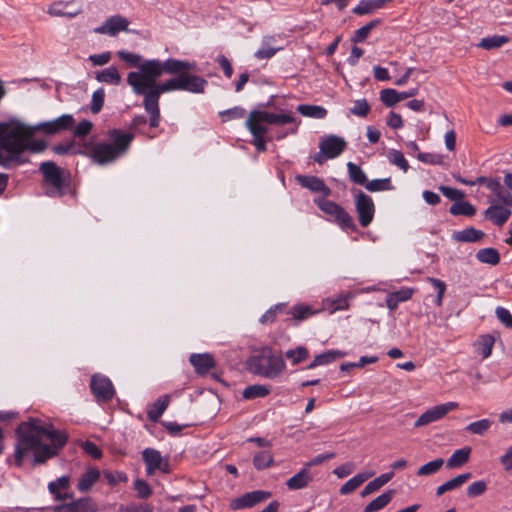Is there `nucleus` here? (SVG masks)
<instances>
[{
    "instance_id": "6e6552de",
    "label": "nucleus",
    "mask_w": 512,
    "mask_h": 512,
    "mask_svg": "<svg viewBox=\"0 0 512 512\" xmlns=\"http://www.w3.org/2000/svg\"><path fill=\"white\" fill-rule=\"evenodd\" d=\"M39 171L42 173L44 181L51 185L46 194L50 197H62L67 186L64 170L58 167L56 163L46 161L40 164Z\"/></svg>"
},
{
    "instance_id": "c85d7f7f",
    "label": "nucleus",
    "mask_w": 512,
    "mask_h": 512,
    "mask_svg": "<svg viewBox=\"0 0 512 512\" xmlns=\"http://www.w3.org/2000/svg\"><path fill=\"white\" fill-rule=\"evenodd\" d=\"M483 237L484 233L474 227H468L461 231H455L452 235L453 240L465 243L479 242Z\"/></svg>"
},
{
    "instance_id": "4468645a",
    "label": "nucleus",
    "mask_w": 512,
    "mask_h": 512,
    "mask_svg": "<svg viewBox=\"0 0 512 512\" xmlns=\"http://www.w3.org/2000/svg\"><path fill=\"white\" fill-rule=\"evenodd\" d=\"M74 122L71 114H63L54 120L39 123L36 128L46 134H56L71 129Z\"/></svg>"
},
{
    "instance_id": "603ef678",
    "label": "nucleus",
    "mask_w": 512,
    "mask_h": 512,
    "mask_svg": "<svg viewBox=\"0 0 512 512\" xmlns=\"http://www.w3.org/2000/svg\"><path fill=\"white\" fill-rule=\"evenodd\" d=\"M388 159L391 164L399 167L404 173L408 171L409 163L402 152L392 149L389 151Z\"/></svg>"
},
{
    "instance_id": "f257e3e1",
    "label": "nucleus",
    "mask_w": 512,
    "mask_h": 512,
    "mask_svg": "<svg viewBox=\"0 0 512 512\" xmlns=\"http://www.w3.org/2000/svg\"><path fill=\"white\" fill-rule=\"evenodd\" d=\"M67 440L68 435L64 431L56 430L52 424H43L38 418H30L16 429L13 462L21 467L24 460L33 454V465L44 464L58 454Z\"/></svg>"
},
{
    "instance_id": "338daca9",
    "label": "nucleus",
    "mask_w": 512,
    "mask_h": 512,
    "mask_svg": "<svg viewBox=\"0 0 512 512\" xmlns=\"http://www.w3.org/2000/svg\"><path fill=\"white\" fill-rule=\"evenodd\" d=\"M284 308L283 304H277L269 308L260 318L262 324H272L275 322L278 312Z\"/></svg>"
},
{
    "instance_id": "6e6d98bb",
    "label": "nucleus",
    "mask_w": 512,
    "mask_h": 512,
    "mask_svg": "<svg viewBox=\"0 0 512 512\" xmlns=\"http://www.w3.org/2000/svg\"><path fill=\"white\" fill-rule=\"evenodd\" d=\"M273 463L272 455L267 451L258 452L253 459L254 467L258 470L268 468Z\"/></svg>"
},
{
    "instance_id": "393cba45",
    "label": "nucleus",
    "mask_w": 512,
    "mask_h": 512,
    "mask_svg": "<svg viewBox=\"0 0 512 512\" xmlns=\"http://www.w3.org/2000/svg\"><path fill=\"white\" fill-rule=\"evenodd\" d=\"M268 497H270V493L265 492V491H254V492L246 493L244 496H242L241 498H238L234 502V508L243 509V508L252 507L256 503L261 502V501L267 499Z\"/></svg>"
},
{
    "instance_id": "20e7f679",
    "label": "nucleus",
    "mask_w": 512,
    "mask_h": 512,
    "mask_svg": "<svg viewBox=\"0 0 512 512\" xmlns=\"http://www.w3.org/2000/svg\"><path fill=\"white\" fill-rule=\"evenodd\" d=\"M109 142L95 144L90 151L91 159L99 164L106 165L125 155L134 139V134L112 129L108 133Z\"/></svg>"
},
{
    "instance_id": "de8ad7c7",
    "label": "nucleus",
    "mask_w": 512,
    "mask_h": 512,
    "mask_svg": "<svg viewBox=\"0 0 512 512\" xmlns=\"http://www.w3.org/2000/svg\"><path fill=\"white\" fill-rule=\"evenodd\" d=\"M508 42L509 38L507 36L494 35L491 37L483 38L478 44V46L486 50H492L495 48H499Z\"/></svg>"
},
{
    "instance_id": "49530a36",
    "label": "nucleus",
    "mask_w": 512,
    "mask_h": 512,
    "mask_svg": "<svg viewBox=\"0 0 512 512\" xmlns=\"http://www.w3.org/2000/svg\"><path fill=\"white\" fill-rule=\"evenodd\" d=\"M347 171L350 180L357 185H364L367 182V176L360 166L353 162L347 163Z\"/></svg>"
},
{
    "instance_id": "680f3d73",
    "label": "nucleus",
    "mask_w": 512,
    "mask_h": 512,
    "mask_svg": "<svg viewBox=\"0 0 512 512\" xmlns=\"http://www.w3.org/2000/svg\"><path fill=\"white\" fill-rule=\"evenodd\" d=\"M105 91L103 88H99L92 94L91 101V112L97 114L101 111L104 105Z\"/></svg>"
},
{
    "instance_id": "4d7b16f0",
    "label": "nucleus",
    "mask_w": 512,
    "mask_h": 512,
    "mask_svg": "<svg viewBox=\"0 0 512 512\" xmlns=\"http://www.w3.org/2000/svg\"><path fill=\"white\" fill-rule=\"evenodd\" d=\"M380 100L387 107H392L398 102H400L399 91L392 88L383 89L380 92Z\"/></svg>"
},
{
    "instance_id": "052dcab7",
    "label": "nucleus",
    "mask_w": 512,
    "mask_h": 512,
    "mask_svg": "<svg viewBox=\"0 0 512 512\" xmlns=\"http://www.w3.org/2000/svg\"><path fill=\"white\" fill-rule=\"evenodd\" d=\"M491 424L492 422L489 419H481L479 421L470 423L466 427V430L472 434L483 435L490 429Z\"/></svg>"
},
{
    "instance_id": "b1692460",
    "label": "nucleus",
    "mask_w": 512,
    "mask_h": 512,
    "mask_svg": "<svg viewBox=\"0 0 512 512\" xmlns=\"http://www.w3.org/2000/svg\"><path fill=\"white\" fill-rule=\"evenodd\" d=\"M391 1L392 0H360L358 5L353 8L352 12L359 16L370 15L375 11L382 9Z\"/></svg>"
},
{
    "instance_id": "9b49d317",
    "label": "nucleus",
    "mask_w": 512,
    "mask_h": 512,
    "mask_svg": "<svg viewBox=\"0 0 512 512\" xmlns=\"http://www.w3.org/2000/svg\"><path fill=\"white\" fill-rule=\"evenodd\" d=\"M355 208L360 225L367 227L374 219L375 205L373 199L364 192L359 191L355 196Z\"/></svg>"
},
{
    "instance_id": "bb28decb",
    "label": "nucleus",
    "mask_w": 512,
    "mask_h": 512,
    "mask_svg": "<svg viewBox=\"0 0 512 512\" xmlns=\"http://www.w3.org/2000/svg\"><path fill=\"white\" fill-rule=\"evenodd\" d=\"M414 289L402 288L398 291L389 293L386 297V305L389 310H395L401 302L408 301L412 298Z\"/></svg>"
},
{
    "instance_id": "69168bd1",
    "label": "nucleus",
    "mask_w": 512,
    "mask_h": 512,
    "mask_svg": "<svg viewBox=\"0 0 512 512\" xmlns=\"http://www.w3.org/2000/svg\"><path fill=\"white\" fill-rule=\"evenodd\" d=\"M427 282H429L436 289L437 296H436L435 303L437 306H441L443 296L446 291L445 282L440 279L433 278V277H427Z\"/></svg>"
},
{
    "instance_id": "423d86ee",
    "label": "nucleus",
    "mask_w": 512,
    "mask_h": 512,
    "mask_svg": "<svg viewBox=\"0 0 512 512\" xmlns=\"http://www.w3.org/2000/svg\"><path fill=\"white\" fill-rule=\"evenodd\" d=\"M196 64L194 62L168 58L165 61L159 59L144 60L140 67V72L148 76L147 80L153 82V78H160L164 72L171 75H181L182 73L194 71Z\"/></svg>"
},
{
    "instance_id": "e433bc0d",
    "label": "nucleus",
    "mask_w": 512,
    "mask_h": 512,
    "mask_svg": "<svg viewBox=\"0 0 512 512\" xmlns=\"http://www.w3.org/2000/svg\"><path fill=\"white\" fill-rule=\"evenodd\" d=\"M394 495L393 490H388L383 494L376 497L369 504H367L364 508V512H377L387 506L392 500Z\"/></svg>"
},
{
    "instance_id": "72a5a7b5",
    "label": "nucleus",
    "mask_w": 512,
    "mask_h": 512,
    "mask_svg": "<svg viewBox=\"0 0 512 512\" xmlns=\"http://www.w3.org/2000/svg\"><path fill=\"white\" fill-rule=\"evenodd\" d=\"M470 454L471 448L468 446L455 450L446 462L447 467L453 469L463 466L468 462Z\"/></svg>"
},
{
    "instance_id": "13d9d810",
    "label": "nucleus",
    "mask_w": 512,
    "mask_h": 512,
    "mask_svg": "<svg viewBox=\"0 0 512 512\" xmlns=\"http://www.w3.org/2000/svg\"><path fill=\"white\" fill-rule=\"evenodd\" d=\"M245 114L246 110L240 106H235L233 108L219 112V116L221 117L223 122H227L234 119H241L245 116Z\"/></svg>"
},
{
    "instance_id": "f704fd0d",
    "label": "nucleus",
    "mask_w": 512,
    "mask_h": 512,
    "mask_svg": "<svg viewBox=\"0 0 512 512\" xmlns=\"http://www.w3.org/2000/svg\"><path fill=\"white\" fill-rule=\"evenodd\" d=\"M353 297V294L346 293L340 294L335 298H327L325 306L330 310V313H334L340 310H346L349 308V300Z\"/></svg>"
},
{
    "instance_id": "3c124183",
    "label": "nucleus",
    "mask_w": 512,
    "mask_h": 512,
    "mask_svg": "<svg viewBox=\"0 0 512 512\" xmlns=\"http://www.w3.org/2000/svg\"><path fill=\"white\" fill-rule=\"evenodd\" d=\"M380 23H381L380 19H374V20L370 21L369 23H367L366 25L362 26L361 28H359L355 31L352 40L355 43L363 42L368 37L371 30L373 28H375L377 25H379Z\"/></svg>"
},
{
    "instance_id": "2eb2a0df",
    "label": "nucleus",
    "mask_w": 512,
    "mask_h": 512,
    "mask_svg": "<svg viewBox=\"0 0 512 512\" xmlns=\"http://www.w3.org/2000/svg\"><path fill=\"white\" fill-rule=\"evenodd\" d=\"M296 181L303 188L314 193L322 195L321 198H327L331 195V189L325 184L324 180L312 175H297Z\"/></svg>"
},
{
    "instance_id": "dca6fc26",
    "label": "nucleus",
    "mask_w": 512,
    "mask_h": 512,
    "mask_svg": "<svg viewBox=\"0 0 512 512\" xmlns=\"http://www.w3.org/2000/svg\"><path fill=\"white\" fill-rule=\"evenodd\" d=\"M74 1H55L47 9V13L53 17L74 18L82 12L81 6L75 7Z\"/></svg>"
},
{
    "instance_id": "1a4fd4ad",
    "label": "nucleus",
    "mask_w": 512,
    "mask_h": 512,
    "mask_svg": "<svg viewBox=\"0 0 512 512\" xmlns=\"http://www.w3.org/2000/svg\"><path fill=\"white\" fill-rule=\"evenodd\" d=\"M314 203L325 214L331 216L342 229L355 230L356 225L350 214L336 202L327 200L326 198H315Z\"/></svg>"
},
{
    "instance_id": "7ed1b4c3",
    "label": "nucleus",
    "mask_w": 512,
    "mask_h": 512,
    "mask_svg": "<svg viewBox=\"0 0 512 512\" xmlns=\"http://www.w3.org/2000/svg\"><path fill=\"white\" fill-rule=\"evenodd\" d=\"M36 130V126L18 120L0 123V146L9 154V160L19 161L25 151L41 153L47 149L45 140L33 138Z\"/></svg>"
},
{
    "instance_id": "bf43d9fd",
    "label": "nucleus",
    "mask_w": 512,
    "mask_h": 512,
    "mask_svg": "<svg viewBox=\"0 0 512 512\" xmlns=\"http://www.w3.org/2000/svg\"><path fill=\"white\" fill-rule=\"evenodd\" d=\"M370 110L371 107L366 99H357L353 102L350 113L357 117H366Z\"/></svg>"
},
{
    "instance_id": "c9c22d12",
    "label": "nucleus",
    "mask_w": 512,
    "mask_h": 512,
    "mask_svg": "<svg viewBox=\"0 0 512 512\" xmlns=\"http://www.w3.org/2000/svg\"><path fill=\"white\" fill-rule=\"evenodd\" d=\"M276 41L274 36H266L262 40L261 47L256 51L255 57L257 59H269L273 57L281 47H273L272 44Z\"/></svg>"
},
{
    "instance_id": "0eeeda50",
    "label": "nucleus",
    "mask_w": 512,
    "mask_h": 512,
    "mask_svg": "<svg viewBox=\"0 0 512 512\" xmlns=\"http://www.w3.org/2000/svg\"><path fill=\"white\" fill-rule=\"evenodd\" d=\"M296 118L292 114H275L265 110H253L249 113L245 125L252 135H265V124L285 125L295 123Z\"/></svg>"
},
{
    "instance_id": "f8f14e48",
    "label": "nucleus",
    "mask_w": 512,
    "mask_h": 512,
    "mask_svg": "<svg viewBox=\"0 0 512 512\" xmlns=\"http://www.w3.org/2000/svg\"><path fill=\"white\" fill-rule=\"evenodd\" d=\"M457 402H447L428 409L415 421L414 427L419 428L436 422L446 416L449 412L458 408Z\"/></svg>"
},
{
    "instance_id": "0e129e2a",
    "label": "nucleus",
    "mask_w": 512,
    "mask_h": 512,
    "mask_svg": "<svg viewBox=\"0 0 512 512\" xmlns=\"http://www.w3.org/2000/svg\"><path fill=\"white\" fill-rule=\"evenodd\" d=\"M427 282H429L436 289L437 296H436L435 303L437 306H441L443 296L446 291L445 282L440 279L433 278V277H427Z\"/></svg>"
},
{
    "instance_id": "4c0bfd02",
    "label": "nucleus",
    "mask_w": 512,
    "mask_h": 512,
    "mask_svg": "<svg viewBox=\"0 0 512 512\" xmlns=\"http://www.w3.org/2000/svg\"><path fill=\"white\" fill-rule=\"evenodd\" d=\"M96 80L106 84L119 85L121 82V76L116 67L110 66L100 72H97Z\"/></svg>"
},
{
    "instance_id": "09e8293b",
    "label": "nucleus",
    "mask_w": 512,
    "mask_h": 512,
    "mask_svg": "<svg viewBox=\"0 0 512 512\" xmlns=\"http://www.w3.org/2000/svg\"><path fill=\"white\" fill-rule=\"evenodd\" d=\"M285 357L291 361L292 365H298L309 357V351L304 346H298L295 349L287 350Z\"/></svg>"
},
{
    "instance_id": "79ce46f5",
    "label": "nucleus",
    "mask_w": 512,
    "mask_h": 512,
    "mask_svg": "<svg viewBox=\"0 0 512 512\" xmlns=\"http://www.w3.org/2000/svg\"><path fill=\"white\" fill-rule=\"evenodd\" d=\"M270 389L266 385L255 384L246 387L242 392V397L246 400L264 398L269 395Z\"/></svg>"
},
{
    "instance_id": "f03ea898",
    "label": "nucleus",
    "mask_w": 512,
    "mask_h": 512,
    "mask_svg": "<svg viewBox=\"0 0 512 512\" xmlns=\"http://www.w3.org/2000/svg\"><path fill=\"white\" fill-rule=\"evenodd\" d=\"M142 75H145L144 72H129L127 75V83L131 86L136 95H142L144 97L143 106L150 115L149 125L151 128H157L161 120L159 98L163 93L181 90L180 75L162 83H157L159 78H153L152 82L147 80L148 76Z\"/></svg>"
},
{
    "instance_id": "5701e85b",
    "label": "nucleus",
    "mask_w": 512,
    "mask_h": 512,
    "mask_svg": "<svg viewBox=\"0 0 512 512\" xmlns=\"http://www.w3.org/2000/svg\"><path fill=\"white\" fill-rule=\"evenodd\" d=\"M142 457L146 464V473L148 476H152L158 467H162L163 458L158 450L146 448L142 452Z\"/></svg>"
},
{
    "instance_id": "a19ab883",
    "label": "nucleus",
    "mask_w": 512,
    "mask_h": 512,
    "mask_svg": "<svg viewBox=\"0 0 512 512\" xmlns=\"http://www.w3.org/2000/svg\"><path fill=\"white\" fill-rule=\"evenodd\" d=\"M297 112L309 118L323 119L327 115V110L318 105L301 104L297 107Z\"/></svg>"
},
{
    "instance_id": "473e14b6",
    "label": "nucleus",
    "mask_w": 512,
    "mask_h": 512,
    "mask_svg": "<svg viewBox=\"0 0 512 512\" xmlns=\"http://www.w3.org/2000/svg\"><path fill=\"white\" fill-rule=\"evenodd\" d=\"M495 344L494 336L490 334L482 335L475 342V351L482 356L483 359L488 358L492 354V349Z\"/></svg>"
},
{
    "instance_id": "9d476101",
    "label": "nucleus",
    "mask_w": 512,
    "mask_h": 512,
    "mask_svg": "<svg viewBox=\"0 0 512 512\" xmlns=\"http://www.w3.org/2000/svg\"><path fill=\"white\" fill-rule=\"evenodd\" d=\"M90 389L99 403H107L112 400L115 390L111 380L103 375L95 374L91 377Z\"/></svg>"
},
{
    "instance_id": "c03bdc74",
    "label": "nucleus",
    "mask_w": 512,
    "mask_h": 512,
    "mask_svg": "<svg viewBox=\"0 0 512 512\" xmlns=\"http://www.w3.org/2000/svg\"><path fill=\"white\" fill-rule=\"evenodd\" d=\"M450 214L454 216L463 215L467 217H472L476 213L475 207L467 202V201H458L454 202L449 208Z\"/></svg>"
},
{
    "instance_id": "39448f33",
    "label": "nucleus",
    "mask_w": 512,
    "mask_h": 512,
    "mask_svg": "<svg viewBox=\"0 0 512 512\" xmlns=\"http://www.w3.org/2000/svg\"><path fill=\"white\" fill-rule=\"evenodd\" d=\"M249 370L258 376L276 379L285 369L286 363L281 353H276L271 347L264 346L248 359Z\"/></svg>"
},
{
    "instance_id": "2f4dec72",
    "label": "nucleus",
    "mask_w": 512,
    "mask_h": 512,
    "mask_svg": "<svg viewBox=\"0 0 512 512\" xmlns=\"http://www.w3.org/2000/svg\"><path fill=\"white\" fill-rule=\"evenodd\" d=\"M373 472L358 473L349 479L340 488V494L348 495L360 487L367 479L373 476Z\"/></svg>"
},
{
    "instance_id": "37998d69",
    "label": "nucleus",
    "mask_w": 512,
    "mask_h": 512,
    "mask_svg": "<svg viewBox=\"0 0 512 512\" xmlns=\"http://www.w3.org/2000/svg\"><path fill=\"white\" fill-rule=\"evenodd\" d=\"M476 258L479 262L497 265L500 262V254L495 248H483L476 253Z\"/></svg>"
},
{
    "instance_id": "e2e57ef3",
    "label": "nucleus",
    "mask_w": 512,
    "mask_h": 512,
    "mask_svg": "<svg viewBox=\"0 0 512 512\" xmlns=\"http://www.w3.org/2000/svg\"><path fill=\"white\" fill-rule=\"evenodd\" d=\"M427 282H429L436 289L437 296H436L435 303L437 306H441L443 296L446 291L445 282L440 279L433 278V277H427Z\"/></svg>"
},
{
    "instance_id": "a211bd4d",
    "label": "nucleus",
    "mask_w": 512,
    "mask_h": 512,
    "mask_svg": "<svg viewBox=\"0 0 512 512\" xmlns=\"http://www.w3.org/2000/svg\"><path fill=\"white\" fill-rule=\"evenodd\" d=\"M55 512H97L98 505L90 497L80 498L68 504L58 505L54 508Z\"/></svg>"
},
{
    "instance_id": "5fc2aeb1",
    "label": "nucleus",
    "mask_w": 512,
    "mask_h": 512,
    "mask_svg": "<svg viewBox=\"0 0 512 512\" xmlns=\"http://www.w3.org/2000/svg\"><path fill=\"white\" fill-rule=\"evenodd\" d=\"M345 352L339 351V350H329L327 352L321 353L316 355V362L319 364V366L327 365L331 362H334L335 360L339 358H343L345 356Z\"/></svg>"
},
{
    "instance_id": "6ab92c4d",
    "label": "nucleus",
    "mask_w": 512,
    "mask_h": 512,
    "mask_svg": "<svg viewBox=\"0 0 512 512\" xmlns=\"http://www.w3.org/2000/svg\"><path fill=\"white\" fill-rule=\"evenodd\" d=\"M511 210L499 203L491 202V205L485 210L484 216L490 220L493 224L501 227L511 217Z\"/></svg>"
},
{
    "instance_id": "8fccbe9b",
    "label": "nucleus",
    "mask_w": 512,
    "mask_h": 512,
    "mask_svg": "<svg viewBox=\"0 0 512 512\" xmlns=\"http://www.w3.org/2000/svg\"><path fill=\"white\" fill-rule=\"evenodd\" d=\"M444 460L442 458H437L432 460L422 466L417 470L418 476H430L437 473L443 466Z\"/></svg>"
},
{
    "instance_id": "c756f323",
    "label": "nucleus",
    "mask_w": 512,
    "mask_h": 512,
    "mask_svg": "<svg viewBox=\"0 0 512 512\" xmlns=\"http://www.w3.org/2000/svg\"><path fill=\"white\" fill-rule=\"evenodd\" d=\"M70 477L69 476H61L56 481H52L48 484V489L51 494L55 496V499L58 501H62L68 498H71L72 495L68 493H61L60 490H66L69 487Z\"/></svg>"
},
{
    "instance_id": "a18cd8bd",
    "label": "nucleus",
    "mask_w": 512,
    "mask_h": 512,
    "mask_svg": "<svg viewBox=\"0 0 512 512\" xmlns=\"http://www.w3.org/2000/svg\"><path fill=\"white\" fill-rule=\"evenodd\" d=\"M365 188L369 192L391 191L394 190L391 178L373 179L366 182Z\"/></svg>"
},
{
    "instance_id": "cd10ccee",
    "label": "nucleus",
    "mask_w": 512,
    "mask_h": 512,
    "mask_svg": "<svg viewBox=\"0 0 512 512\" xmlns=\"http://www.w3.org/2000/svg\"><path fill=\"white\" fill-rule=\"evenodd\" d=\"M100 471L96 468H88L79 478L77 489L80 492H88L100 478Z\"/></svg>"
},
{
    "instance_id": "7c9ffc66",
    "label": "nucleus",
    "mask_w": 512,
    "mask_h": 512,
    "mask_svg": "<svg viewBox=\"0 0 512 512\" xmlns=\"http://www.w3.org/2000/svg\"><path fill=\"white\" fill-rule=\"evenodd\" d=\"M319 310L314 309L311 305L297 304L289 309L288 314L296 321H304L313 315L317 314Z\"/></svg>"
},
{
    "instance_id": "774afa93",
    "label": "nucleus",
    "mask_w": 512,
    "mask_h": 512,
    "mask_svg": "<svg viewBox=\"0 0 512 512\" xmlns=\"http://www.w3.org/2000/svg\"><path fill=\"white\" fill-rule=\"evenodd\" d=\"M134 488L137 492V496L141 499H147L152 495V489L145 480L137 479L134 482Z\"/></svg>"
},
{
    "instance_id": "58836bf2",
    "label": "nucleus",
    "mask_w": 512,
    "mask_h": 512,
    "mask_svg": "<svg viewBox=\"0 0 512 512\" xmlns=\"http://www.w3.org/2000/svg\"><path fill=\"white\" fill-rule=\"evenodd\" d=\"M169 405V396L164 395L158 398L152 405V407L148 410V418L156 422L162 416L164 411L167 409Z\"/></svg>"
},
{
    "instance_id": "ea45409f",
    "label": "nucleus",
    "mask_w": 512,
    "mask_h": 512,
    "mask_svg": "<svg viewBox=\"0 0 512 512\" xmlns=\"http://www.w3.org/2000/svg\"><path fill=\"white\" fill-rule=\"evenodd\" d=\"M394 476L393 472L384 473L375 478L374 480L370 481L362 490L361 495L363 497L379 490L381 487H383L386 483H388L392 477Z\"/></svg>"
},
{
    "instance_id": "aec40b11",
    "label": "nucleus",
    "mask_w": 512,
    "mask_h": 512,
    "mask_svg": "<svg viewBox=\"0 0 512 512\" xmlns=\"http://www.w3.org/2000/svg\"><path fill=\"white\" fill-rule=\"evenodd\" d=\"M180 84L181 90L199 94L205 91L208 83L203 77L186 72L180 75Z\"/></svg>"
},
{
    "instance_id": "a878e982",
    "label": "nucleus",
    "mask_w": 512,
    "mask_h": 512,
    "mask_svg": "<svg viewBox=\"0 0 512 512\" xmlns=\"http://www.w3.org/2000/svg\"><path fill=\"white\" fill-rule=\"evenodd\" d=\"M472 477L471 473H463L460 475H457L456 477L446 481L445 483L441 484L436 489V496L440 497L446 492H450L453 490H457L460 487H462L470 478Z\"/></svg>"
},
{
    "instance_id": "f3484780",
    "label": "nucleus",
    "mask_w": 512,
    "mask_h": 512,
    "mask_svg": "<svg viewBox=\"0 0 512 512\" xmlns=\"http://www.w3.org/2000/svg\"><path fill=\"white\" fill-rule=\"evenodd\" d=\"M129 21L120 15L109 17L101 26L95 29L96 33L116 36L120 31L128 30Z\"/></svg>"
},
{
    "instance_id": "412c9836",
    "label": "nucleus",
    "mask_w": 512,
    "mask_h": 512,
    "mask_svg": "<svg viewBox=\"0 0 512 512\" xmlns=\"http://www.w3.org/2000/svg\"><path fill=\"white\" fill-rule=\"evenodd\" d=\"M313 481V475L307 467H303L298 473L286 481V486L291 491L307 488Z\"/></svg>"
},
{
    "instance_id": "ddd939ff",
    "label": "nucleus",
    "mask_w": 512,
    "mask_h": 512,
    "mask_svg": "<svg viewBox=\"0 0 512 512\" xmlns=\"http://www.w3.org/2000/svg\"><path fill=\"white\" fill-rule=\"evenodd\" d=\"M347 143L344 138L337 135H328L321 139L319 148L326 158L334 159L342 154Z\"/></svg>"
},
{
    "instance_id": "4be33fe9",
    "label": "nucleus",
    "mask_w": 512,
    "mask_h": 512,
    "mask_svg": "<svg viewBox=\"0 0 512 512\" xmlns=\"http://www.w3.org/2000/svg\"><path fill=\"white\" fill-rule=\"evenodd\" d=\"M189 360L198 374H206L210 369L215 367V360L208 353L192 354Z\"/></svg>"
},
{
    "instance_id": "864d4df0",
    "label": "nucleus",
    "mask_w": 512,
    "mask_h": 512,
    "mask_svg": "<svg viewBox=\"0 0 512 512\" xmlns=\"http://www.w3.org/2000/svg\"><path fill=\"white\" fill-rule=\"evenodd\" d=\"M117 56L131 67H137L140 70L143 64L142 56L125 50L117 52Z\"/></svg>"
}]
</instances>
